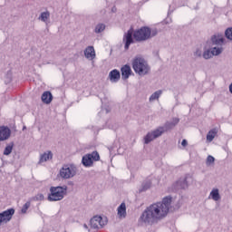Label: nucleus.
I'll use <instances>...</instances> for the list:
<instances>
[{
  "mask_svg": "<svg viewBox=\"0 0 232 232\" xmlns=\"http://www.w3.org/2000/svg\"><path fill=\"white\" fill-rule=\"evenodd\" d=\"M171 202H173V198L167 196L161 201L150 205L140 216L141 222L152 226V224H157L160 220L166 218L169 213Z\"/></svg>",
  "mask_w": 232,
  "mask_h": 232,
  "instance_id": "obj_1",
  "label": "nucleus"
},
{
  "mask_svg": "<svg viewBox=\"0 0 232 232\" xmlns=\"http://www.w3.org/2000/svg\"><path fill=\"white\" fill-rule=\"evenodd\" d=\"M157 31H151V28L143 26L134 31L132 35L135 41H138V43H142L143 41L151 39V37H155Z\"/></svg>",
  "mask_w": 232,
  "mask_h": 232,
  "instance_id": "obj_2",
  "label": "nucleus"
},
{
  "mask_svg": "<svg viewBox=\"0 0 232 232\" xmlns=\"http://www.w3.org/2000/svg\"><path fill=\"white\" fill-rule=\"evenodd\" d=\"M132 68L136 73L139 75H146L150 72V66L144 59L140 57H136L132 62Z\"/></svg>",
  "mask_w": 232,
  "mask_h": 232,
  "instance_id": "obj_3",
  "label": "nucleus"
},
{
  "mask_svg": "<svg viewBox=\"0 0 232 232\" xmlns=\"http://www.w3.org/2000/svg\"><path fill=\"white\" fill-rule=\"evenodd\" d=\"M64 195H66V188L51 187L48 200L50 202H57L59 200H63L64 198Z\"/></svg>",
  "mask_w": 232,
  "mask_h": 232,
  "instance_id": "obj_4",
  "label": "nucleus"
},
{
  "mask_svg": "<svg viewBox=\"0 0 232 232\" xmlns=\"http://www.w3.org/2000/svg\"><path fill=\"white\" fill-rule=\"evenodd\" d=\"M101 156H99V152L93 151L92 154H87L82 157V164L83 166L90 167L93 165V162H97L100 160Z\"/></svg>",
  "mask_w": 232,
  "mask_h": 232,
  "instance_id": "obj_5",
  "label": "nucleus"
},
{
  "mask_svg": "<svg viewBox=\"0 0 232 232\" xmlns=\"http://www.w3.org/2000/svg\"><path fill=\"white\" fill-rule=\"evenodd\" d=\"M165 131L166 130H164V127H159L155 130L149 132L144 138L145 144H150L151 140H155V139L160 137V135H162V133H164Z\"/></svg>",
  "mask_w": 232,
  "mask_h": 232,
  "instance_id": "obj_6",
  "label": "nucleus"
},
{
  "mask_svg": "<svg viewBox=\"0 0 232 232\" xmlns=\"http://www.w3.org/2000/svg\"><path fill=\"white\" fill-rule=\"evenodd\" d=\"M74 176H75V168L73 167L64 165L60 169V177H62V179H72V177H74Z\"/></svg>",
  "mask_w": 232,
  "mask_h": 232,
  "instance_id": "obj_7",
  "label": "nucleus"
},
{
  "mask_svg": "<svg viewBox=\"0 0 232 232\" xmlns=\"http://www.w3.org/2000/svg\"><path fill=\"white\" fill-rule=\"evenodd\" d=\"M14 213H15V209L14 208H9L0 213V224H3V223L6 224L7 222H10Z\"/></svg>",
  "mask_w": 232,
  "mask_h": 232,
  "instance_id": "obj_8",
  "label": "nucleus"
},
{
  "mask_svg": "<svg viewBox=\"0 0 232 232\" xmlns=\"http://www.w3.org/2000/svg\"><path fill=\"white\" fill-rule=\"evenodd\" d=\"M220 53H222V47L218 48V47H214L212 48L211 51L207 50L203 53V57L204 59H211V57H213V55H220Z\"/></svg>",
  "mask_w": 232,
  "mask_h": 232,
  "instance_id": "obj_9",
  "label": "nucleus"
},
{
  "mask_svg": "<svg viewBox=\"0 0 232 232\" xmlns=\"http://www.w3.org/2000/svg\"><path fill=\"white\" fill-rule=\"evenodd\" d=\"M91 226L94 229H99L104 226V221H102V217L95 216L91 219Z\"/></svg>",
  "mask_w": 232,
  "mask_h": 232,
  "instance_id": "obj_10",
  "label": "nucleus"
},
{
  "mask_svg": "<svg viewBox=\"0 0 232 232\" xmlns=\"http://www.w3.org/2000/svg\"><path fill=\"white\" fill-rule=\"evenodd\" d=\"M12 135V130L8 127L2 126L0 127V141L8 140Z\"/></svg>",
  "mask_w": 232,
  "mask_h": 232,
  "instance_id": "obj_11",
  "label": "nucleus"
},
{
  "mask_svg": "<svg viewBox=\"0 0 232 232\" xmlns=\"http://www.w3.org/2000/svg\"><path fill=\"white\" fill-rule=\"evenodd\" d=\"M123 41H125V50H129L130 45L133 44V32L129 30L127 34L124 35Z\"/></svg>",
  "mask_w": 232,
  "mask_h": 232,
  "instance_id": "obj_12",
  "label": "nucleus"
},
{
  "mask_svg": "<svg viewBox=\"0 0 232 232\" xmlns=\"http://www.w3.org/2000/svg\"><path fill=\"white\" fill-rule=\"evenodd\" d=\"M109 79L111 82H119L121 80V72L117 69L111 71L109 73Z\"/></svg>",
  "mask_w": 232,
  "mask_h": 232,
  "instance_id": "obj_13",
  "label": "nucleus"
},
{
  "mask_svg": "<svg viewBox=\"0 0 232 232\" xmlns=\"http://www.w3.org/2000/svg\"><path fill=\"white\" fill-rule=\"evenodd\" d=\"M84 55L86 59H91L92 61H93V59H95V48H93V46H88L84 50Z\"/></svg>",
  "mask_w": 232,
  "mask_h": 232,
  "instance_id": "obj_14",
  "label": "nucleus"
},
{
  "mask_svg": "<svg viewBox=\"0 0 232 232\" xmlns=\"http://www.w3.org/2000/svg\"><path fill=\"white\" fill-rule=\"evenodd\" d=\"M130 75H131V67H130V65H124L123 67H121L122 79L126 81V79L130 78Z\"/></svg>",
  "mask_w": 232,
  "mask_h": 232,
  "instance_id": "obj_15",
  "label": "nucleus"
},
{
  "mask_svg": "<svg viewBox=\"0 0 232 232\" xmlns=\"http://www.w3.org/2000/svg\"><path fill=\"white\" fill-rule=\"evenodd\" d=\"M53 100V96L52 95V92L46 91L42 94V102L44 104H50L52 101Z\"/></svg>",
  "mask_w": 232,
  "mask_h": 232,
  "instance_id": "obj_16",
  "label": "nucleus"
},
{
  "mask_svg": "<svg viewBox=\"0 0 232 232\" xmlns=\"http://www.w3.org/2000/svg\"><path fill=\"white\" fill-rule=\"evenodd\" d=\"M211 41L213 44H224L225 39L222 34H217L211 37Z\"/></svg>",
  "mask_w": 232,
  "mask_h": 232,
  "instance_id": "obj_17",
  "label": "nucleus"
},
{
  "mask_svg": "<svg viewBox=\"0 0 232 232\" xmlns=\"http://www.w3.org/2000/svg\"><path fill=\"white\" fill-rule=\"evenodd\" d=\"M117 211L119 218H126V203H121Z\"/></svg>",
  "mask_w": 232,
  "mask_h": 232,
  "instance_id": "obj_18",
  "label": "nucleus"
},
{
  "mask_svg": "<svg viewBox=\"0 0 232 232\" xmlns=\"http://www.w3.org/2000/svg\"><path fill=\"white\" fill-rule=\"evenodd\" d=\"M53 154H52V151L44 152V154L41 155L39 162H47V160H50V159H53Z\"/></svg>",
  "mask_w": 232,
  "mask_h": 232,
  "instance_id": "obj_19",
  "label": "nucleus"
},
{
  "mask_svg": "<svg viewBox=\"0 0 232 232\" xmlns=\"http://www.w3.org/2000/svg\"><path fill=\"white\" fill-rule=\"evenodd\" d=\"M217 133H218V131L217 130V129H212L208 131V133L207 134V140L208 142H213V139H215V137H217Z\"/></svg>",
  "mask_w": 232,
  "mask_h": 232,
  "instance_id": "obj_20",
  "label": "nucleus"
},
{
  "mask_svg": "<svg viewBox=\"0 0 232 232\" xmlns=\"http://www.w3.org/2000/svg\"><path fill=\"white\" fill-rule=\"evenodd\" d=\"M210 197H212V199L215 201L220 200V194L218 193V188H214L210 192Z\"/></svg>",
  "mask_w": 232,
  "mask_h": 232,
  "instance_id": "obj_21",
  "label": "nucleus"
},
{
  "mask_svg": "<svg viewBox=\"0 0 232 232\" xmlns=\"http://www.w3.org/2000/svg\"><path fill=\"white\" fill-rule=\"evenodd\" d=\"M14 150V143H9L5 150H4V155H10V153H12V150Z\"/></svg>",
  "mask_w": 232,
  "mask_h": 232,
  "instance_id": "obj_22",
  "label": "nucleus"
},
{
  "mask_svg": "<svg viewBox=\"0 0 232 232\" xmlns=\"http://www.w3.org/2000/svg\"><path fill=\"white\" fill-rule=\"evenodd\" d=\"M106 29V25H104L103 24H99L96 25L95 27V34H101V32H104V30Z\"/></svg>",
  "mask_w": 232,
  "mask_h": 232,
  "instance_id": "obj_23",
  "label": "nucleus"
},
{
  "mask_svg": "<svg viewBox=\"0 0 232 232\" xmlns=\"http://www.w3.org/2000/svg\"><path fill=\"white\" fill-rule=\"evenodd\" d=\"M160 95H162V91H157L150 97V101H155L159 99Z\"/></svg>",
  "mask_w": 232,
  "mask_h": 232,
  "instance_id": "obj_24",
  "label": "nucleus"
},
{
  "mask_svg": "<svg viewBox=\"0 0 232 232\" xmlns=\"http://www.w3.org/2000/svg\"><path fill=\"white\" fill-rule=\"evenodd\" d=\"M225 35H226L227 39H228L229 41H232V27H228L225 31Z\"/></svg>",
  "mask_w": 232,
  "mask_h": 232,
  "instance_id": "obj_25",
  "label": "nucleus"
},
{
  "mask_svg": "<svg viewBox=\"0 0 232 232\" xmlns=\"http://www.w3.org/2000/svg\"><path fill=\"white\" fill-rule=\"evenodd\" d=\"M49 17H50V13H48V12L42 13L41 15H40L41 21H44V22H46V20Z\"/></svg>",
  "mask_w": 232,
  "mask_h": 232,
  "instance_id": "obj_26",
  "label": "nucleus"
},
{
  "mask_svg": "<svg viewBox=\"0 0 232 232\" xmlns=\"http://www.w3.org/2000/svg\"><path fill=\"white\" fill-rule=\"evenodd\" d=\"M30 208V202H26L24 206H23V208H22V209H21V211H22V213H26V211H28V208Z\"/></svg>",
  "mask_w": 232,
  "mask_h": 232,
  "instance_id": "obj_27",
  "label": "nucleus"
},
{
  "mask_svg": "<svg viewBox=\"0 0 232 232\" xmlns=\"http://www.w3.org/2000/svg\"><path fill=\"white\" fill-rule=\"evenodd\" d=\"M215 162V158L213 156H208L207 164H213Z\"/></svg>",
  "mask_w": 232,
  "mask_h": 232,
  "instance_id": "obj_28",
  "label": "nucleus"
},
{
  "mask_svg": "<svg viewBox=\"0 0 232 232\" xmlns=\"http://www.w3.org/2000/svg\"><path fill=\"white\" fill-rule=\"evenodd\" d=\"M194 56L197 58V57H202V51L200 50H197L195 53H194Z\"/></svg>",
  "mask_w": 232,
  "mask_h": 232,
  "instance_id": "obj_29",
  "label": "nucleus"
},
{
  "mask_svg": "<svg viewBox=\"0 0 232 232\" xmlns=\"http://www.w3.org/2000/svg\"><path fill=\"white\" fill-rule=\"evenodd\" d=\"M181 145L183 146V148H186V146H188V140H183Z\"/></svg>",
  "mask_w": 232,
  "mask_h": 232,
  "instance_id": "obj_30",
  "label": "nucleus"
},
{
  "mask_svg": "<svg viewBox=\"0 0 232 232\" xmlns=\"http://www.w3.org/2000/svg\"><path fill=\"white\" fill-rule=\"evenodd\" d=\"M229 90H230V92H232V83H231L230 86H229Z\"/></svg>",
  "mask_w": 232,
  "mask_h": 232,
  "instance_id": "obj_31",
  "label": "nucleus"
},
{
  "mask_svg": "<svg viewBox=\"0 0 232 232\" xmlns=\"http://www.w3.org/2000/svg\"><path fill=\"white\" fill-rule=\"evenodd\" d=\"M184 182H185V184H188V181L186 180V179H185Z\"/></svg>",
  "mask_w": 232,
  "mask_h": 232,
  "instance_id": "obj_32",
  "label": "nucleus"
}]
</instances>
